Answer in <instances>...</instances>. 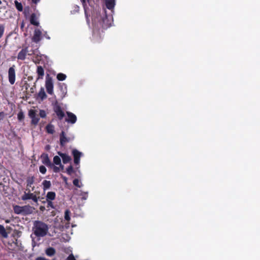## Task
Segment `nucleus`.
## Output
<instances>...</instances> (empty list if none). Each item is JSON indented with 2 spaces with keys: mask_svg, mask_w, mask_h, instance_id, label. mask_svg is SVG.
Wrapping results in <instances>:
<instances>
[{
  "mask_svg": "<svg viewBox=\"0 0 260 260\" xmlns=\"http://www.w3.org/2000/svg\"><path fill=\"white\" fill-rule=\"evenodd\" d=\"M32 231L36 237H43L47 235L48 232V226L45 223L37 220L34 223Z\"/></svg>",
  "mask_w": 260,
  "mask_h": 260,
  "instance_id": "1",
  "label": "nucleus"
},
{
  "mask_svg": "<svg viewBox=\"0 0 260 260\" xmlns=\"http://www.w3.org/2000/svg\"><path fill=\"white\" fill-rule=\"evenodd\" d=\"M97 19H98V22L96 23V19H94L93 20V23L95 24V25L97 26L98 28H102L103 29H106L109 27L111 25L110 20L108 19L107 15L105 14L104 16H102L99 15Z\"/></svg>",
  "mask_w": 260,
  "mask_h": 260,
  "instance_id": "2",
  "label": "nucleus"
},
{
  "mask_svg": "<svg viewBox=\"0 0 260 260\" xmlns=\"http://www.w3.org/2000/svg\"><path fill=\"white\" fill-rule=\"evenodd\" d=\"M45 87L47 92L49 94H53V84L51 77L48 74L45 81Z\"/></svg>",
  "mask_w": 260,
  "mask_h": 260,
  "instance_id": "3",
  "label": "nucleus"
},
{
  "mask_svg": "<svg viewBox=\"0 0 260 260\" xmlns=\"http://www.w3.org/2000/svg\"><path fill=\"white\" fill-rule=\"evenodd\" d=\"M28 116L31 118V124L36 125L40 120L39 116L37 114V111L35 110L30 109L28 111Z\"/></svg>",
  "mask_w": 260,
  "mask_h": 260,
  "instance_id": "4",
  "label": "nucleus"
},
{
  "mask_svg": "<svg viewBox=\"0 0 260 260\" xmlns=\"http://www.w3.org/2000/svg\"><path fill=\"white\" fill-rule=\"evenodd\" d=\"M53 111L56 113L58 119L60 120H62L65 116L64 113L62 111L61 107L57 102H56L53 105Z\"/></svg>",
  "mask_w": 260,
  "mask_h": 260,
  "instance_id": "5",
  "label": "nucleus"
},
{
  "mask_svg": "<svg viewBox=\"0 0 260 260\" xmlns=\"http://www.w3.org/2000/svg\"><path fill=\"white\" fill-rule=\"evenodd\" d=\"M74 139V136H72L71 137H67L66 136L65 132L62 131L59 135L60 145L61 146H64L67 143L69 142L70 141H72Z\"/></svg>",
  "mask_w": 260,
  "mask_h": 260,
  "instance_id": "6",
  "label": "nucleus"
},
{
  "mask_svg": "<svg viewBox=\"0 0 260 260\" xmlns=\"http://www.w3.org/2000/svg\"><path fill=\"white\" fill-rule=\"evenodd\" d=\"M16 73L15 70V66H13L9 69L8 71V79L10 83L13 85L15 82Z\"/></svg>",
  "mask_w": 260,
  "mask_h": 260,
  "instance_id": "7",
  "label": "nucleus"
},
{
  "mask_svg": "<svg viewBox=\"0 0 260 260\" xmlns=\"http://www.w3.org/2000/svg\"><path fill=\"white\" fill-rule=\"evenodd\" d=\"M21 199L23 201L31 199L34 202L38 203V198L36 195L33 193L30 192L29 190L28 192H24V194L22 196Z\"/></svg>",
  "mask_w": 260,
  "mask_h": 260,
  "instance_id": "8",
  "label": "nucleus"
},
{
  "mask_svg": "<svg viewBox=\"0 0 260 260\" xmlns=\"http://www.w3.org/2000/svg\"><path fill=\"white\" fill-rule=\"evenodd\" d=\"M28 47L25 46L23 47L21 50L18 53L17 55V59L21 60H24L26 58V55L28 54L29 55H31L32 54L28 53Z\"/></svg>",
  "mask_w": 260,
  "mask_h": 260,
  "instance_id": "9",
  "label": "nucleus"
},
{
  "mask_svg": "<svg viewBox=\"0 0 260 260\" xmlns=\"http://www.w3.org/2000/svg\"><path fill=\"white\" fill-rule=\"evenodd\" d=\"M72 155L74 157V162L75 165H79L80 161V157L82 155V153L79 152L76 149L72 150Z\"/></svg>",
  "mask_w": 260,
  "mask_h": 260,
  "instance_id": "10",
  "label": "nucleus"
},
{
  "mask_svg": "<svg viewBox=\"0 0 260 260\" xmlns=\"http://www.w3.org/2000/svg\"><path fill=\"white\" fill-rule=\"evenodd\" d=\"M42 32L39 29H36L34 31V36L32 38V41L38 43L41 40Z\"/></svg>",
  "mask_w": 260,
  "mask_h": 260,
  "instance_id": "11",
  "label": "nucleus"
},
{
  "mask_svg": "<svg viewBox=\"0 0 260 260\" xmlns=\"http://www.w3.org/2000/svg\"><path fill=\"white\" fill-rule=\"evenodd\" d=\"M41 158L42 159V162L43 164L48 167H52L53 166V164L51 163L49 158L48 154L43 153L41 156Z\"/></svg>",
  "mask_w": 260,
  "mask_h": 260,
  "instance_id": "12",
  "label": "nucleus"
},
{
  "mask_svg": "<svg viewBox=\"0 0 260 260\" xmlns=\"http://www.w3.org/2000/svg\"><path fill=\"white\" fill-rule=\"evenodd\" d=\"M67 114L68 116V118L66 119L67 122L72 124H74L76 122L77 117L74 114L70 112H67Z\"/></svg>",
  "mask_w": 260,
  "mask_h": 260,
  "instance_id": "13",
  "label": "nucleus"
},
{
  "mask_svg": "<svg viewBox=\"0 0 260 260\" xmlns=\"http://www.w3.org/2000/svg\"><path fill=\"white\" fill-rule=\"evenodd\" d=\"M90 1L91 0H80L81 3L82 4L83 7L84 8V10L85 15V17L86 18V21L88 24L89 23V18L88 15V14L87 12V2L88 4H89Z\"/></svg>",
  "mask_w": 260,
  "mask_h": 260,
  "instance_id": "14",
  "label": "nucleus"
},
{
  "mask_svg": "<svg viewBox=\"0 0 260 260\" xmlns=\"http://www.w3.org/2000/svg\"><path fill=\"white\" fill-rule=\"evenodd\" d=\"M58 154L62 158L63 163L66 164L71 160V157L66 153L58 152Z\"/></svg>",
  "mask_w": 260,
  "mask_h": 260,
  "instance_id": "15",
  "label": "nucleus"
},
{
  "mask_svg": "<svg viewBox=\"0 0 260 260\" xmlns=\"http://www.w3.org/2000/svg\"><path fill=\"white\" fill-rule=\"evenodd\" d=\"M37 73L38 75L37 81L39 79H43V77L44 76V70L42 66H39L37 67Z\"/></svg>",
  "mask_w": 260,
  "mask_h": 260,
  "instance_id": "16",
  "label": "nucleus"
},
{
  "mask_svg": "<svg viewBox=\"0 0 260 260\" xmlns=\"http://www.w3.org/2000/svg\"><path fill=\"white\" fill-rule=\"evenodd\" d=\"M47 98V95L45 92L43 87H41L38 94L37 99H40L41 101H43Z\"/></svg>",
  "mask_w": 260,
  "mask_h": 260,
  "instance_id": "17",
  "label": "nucleus"
},
{
  "mask_svg": "<svg viewBox=\"0 0 260 260\" xmlns=\"http://www.w3.org/2000/svg\"><path fill=\"white\" fill-rule=\"evenodd\" d=\"M30 22L31 24L35 26L39 25V23L37 21V18L35 13L31 14L30 17Z\"/></svg>",
  "mask_w": 260,
  "mask_h": 260,
  "instance_id": "18",
  "label": "nucleus"
},
{
  "mask_svg": "<svg viewBox=\"0 0 260 260\" xmlns=\"http://www.w3.org/2000/svg\"><path fill=\"white\" fill-rule=\"evenodd\" d=\"M22 208L23 215L30 214L32 211V208L30 206H22Z\"/></svg>",
  "mask_w": 260,
  "mask_h": 260,
  "instance_id": "19",
  "label": "nucleus"
},
{
  "mask_svg": "<svg viewBox=\"0 0 260 260\" xmlns=\"http://www.w3.org/2000/svg\"><path fill=\"white\" fill-rule=\"evenodd\" d=\"M56 253V250L53 247H49L45 250V253L48 256H53Z\"/></svg>",
  "mask_w": 260,
  "mask_h": 260,
  "instance_id": "20",
  "label": "nucleus"
},
{
  "mask_svg": "<svg viewBox=\"0 0 260 260\" xmlns=\"http://www.w3.org/2000/svg\"><path fill=\"white\" fill-rule=\"evenodd\" d=\"M106 7L109 9H112L115 6V0H105Z\"/></svg>",
  "mask_w": 260,
  "mask_h": 260,
  "instance_id": "21",
  "label": "nucleus"
},
{
  "mask_svg": "<svg viewBox=\"0 0 260 260\" xmlns=\"http://www.w3.org/2000/svg\"><path fill=\"white\" fill-rule=\"evenodd\" d=\"M46 131L48 134H53L55 132L54 126L52 124H48L46 125Z\"/></svg>",
  "mask_w": 260,
  "mask_h": 260,
  "instance_id": "22",
  "label": "nucleus"
},
{
  "mask_svg": "<svg viewBox=\"0 0 260 260\" xmlns=\"http://www.w3.org/2000/svg\"><path fill=\"white\" fill-rule=\"evenodd\" d=\"M46 200L53 201L56 198V193L53 191H49L46 196Z\"/></svg>",
  "mask_w": 260,
  "mask_h": 260,
  "instance_id": "23",
  "label": "nucleus"
},
{
  "mask_svg": "<svg viewBox=\"0 0 260 260\" xmlns=\"http://www.w3.org/2000/svg\"><path fill=\"white\" fill-rule=\"evenodd\" d=\"M35 178L34 176L28 177L26 179L27 187H31V185L34 184Z\"/></svg>",
  "mask_w": 260,
  "mask_h": 260,
  "instance_id": "24",
  "label": "nucleus"
},
{
  "mask_svg": "<svg viewBox=\"0 0 260 260\" xmlns=\"http://www.w3.org/2000/svg\"><path fill=\"white\" fill-rule=\"evenodd\" d=\"M22 206H19L18 205H16L14 206L13 209L14 213L17 214H22Z\"/></svg>",
  "mask_w": 260,
  "mask_h": 260,
  "instance_id": "25",
  "label": "nucleus"
},
{
  "mask_svg": "<svg viewBox=\"0 0 260 260\" xmlns=\"http://www.w3.org/2000/svg\"><path fill=\"white\" fill-rule=\"evenodd\" d=\"M0 234L4 238L8 237V233L3 225H0Z\"/></svg>",
  "mask_w": 260,
  "mask_h": 260,
  "instance_id": "26",
  "label": "nucleus"
},
{
  "mask_svg": "<svg viewBox=\"0 0 260 260\" xmlns=\"http://www.w3.org/2000/svg\"><path fill=\"white\" fill-rule=\"evenodd\" d=\"M42 184L44 190L49 189L51 185L50 181L46 180L43 181Z\"/></svg>",
  "mask_w": 260,
  "mask_h": 260,
  "instance_id": "27",
  "label": "nucleus"
},
{
  "mask_svg": "<svg viewBox=\"0 0 260 260\" xmlns=\"http://www.w3.org/2000/svg\"><path fill=\"white\" fill-rule=\"evenodd\" d=\"M15 5L16 8L18 11L21 12L23 10V6L21 3L18 2L17 1H15Z\"/></svg>",
  "mask_w": 260,
  "mask_h": 260,
  "instance_id": "28",
  "label": "nucleus"
},
{
  "mask_svg": "<svg viewBox=\"0 0 260 260\" xmlns=\"http://www.w3.org/2000/svg\"><path fill=\"white\" fill-rule=\"evenodd\" d=\"M56 78H57V80L59 81H63L66 79L67 76L65 74L60 73H58L57 75Z\"/></svg>",
  "mask_w": 260,
  "mask_h": 260,
  "instance_id": "29",
  "label": "nucleus"
},
{
  "mask_svg": "<svg viewBox=\"0 0 260 260\" xmlns=\"http://www.w3.org/2000/svg\"><path fill=\"white\" fill-rule=\"evenodd\" d=\"M53 163L56 165H59L61 164L60 158L58 156H55L53 157Z\"/></svg>",
  "mask_w": 260,
  "mask_h": 260,
  "instance_id": "30",
  "label": "nucleus"
},
{
  "mask_svg": "<svg viewBox=\"0 0 260 260\" xmlns=\"http://www.w3.org/2000/svg\"><path fill=\"white\" fill-rule=\"evenodd\" d=\"M47 202V208H51V209H55V206L54 205L53 203L52 202V201L50 200H46Z\"/></svg>",
  "mask_w": 260,
  "mask_h": 260,
  "instance_id": "31",
  "label": "nucleus"
},
{
  "mask_svg": "<svg viewBox=\"0 0 260 260\" xmlns=\"http://www.w3.org/2000/svg\"><path fill=\"white\" fill-rule=\"evenodd\" d=\"M70 211L69 209H67L64 212V219L66 220L69 221L70 220Z\"/></svg>",
  "mask_w": 260,
  "mask_h": 260,
  "instance_id": "32",
  "label": "nucleus"
},
{
  "mask_svg": "<svg viewBox=\"0 0 260 260\" xmlns=\"http://www.w3.org/2000/svg\"><path fill=\"white\" fill-rule=\"evenodd\" d=\"M17 118L18 119L19 121H21L22 120H23L24 118V113L23 112L21 111H20L18 114H17Z\"/></svg>",
  "mask_w": 260,
  "mask_h": 260,
  "instance_id": "33",
  "label": "nucleus"
},
{
  "mask_svg": "<svg viewBox=\"0 0 260 260\" xmlns=\"http://www.w3.org/2000/svg\"><path fill=\"white\" fill-rule=\"evenodd\" d=\"M74 172V169L72 165H70L68 167V168L67 169V173L71 175L72 173Z\"/></svg>",
  "mask_w": 260,
  "mask_h": 260,
  "instance_id": "34",
  "label": "nucleus"
},
{
  "mask_svg": "<svg viewBox=\"0 0 260 260\" xmlns=\"http://www.w3.org/2000/svg\"><path fill=\"white\" fill-rule=\"evenodd\" d=\"M39 171L42 174H45L46 173L47 170L44 166H41L39 167Z\"/></svg>",
  "mask_w": 260,
  "mask_h": 260,
  "instance_id": "35",
  "label": "nucleus"
},
{
  "mask_svg": "<svg viewBox=\"0 0 260 260\" xmlns=\"http://www.w3.org/2000/svg\"><path fill=\"white\" fill-rule=\"evenodd\" d=\"M5 26L4 25H0V39L3 37L4 34Z\"/></svg>",
  "mask_w": 260,
  "mask_h": 260,
  "instance_id": "36",
  "label": "nucleus"
},
{
  "mask_svg": "<svg viewBox=\"0 0 260 260\" xmlns=\"http://www.w3.org/2000/svg\"><path fill=\"white\" fill-rule=\"evenodd\" d=\"M79 195L81 196L82 200H86L88 198L87 192H82Z\"/></svg>",
  "mask_w": 260,
  "mask_h": 260,
  "instance_id": "37",
  "label": "nucleus"
},
{
  "mask_svg": "<svg viewBox=\"0 0 260 260\" xmlns=\"http://www.w3.org/2000/svg\"><path fill=\"white\" fill-rule=\"evenodd\" d=\"M39 115L41 118H45L46 117V113L44 110H40Z\"/></svg>",
  "mask_w": 260,
  "mask_h": 260,
  "instance_id": "38",
  "label": "nucleus"
},
{
  "mask_svg": "<svg viewBox=\"0 0 260 260\" xmlns=\"http://www.w3.org/2000/svg\"><path fill=\"white\" fill-rule=\"evenodd\" d=\"M73 183L75 186H76L78 187H81V186L79 184V180L78 179H74V180L73 181Z\"/></svg>",
  "mask_w": 260,
  "mask_h": 260,
  "instance_id": "39",
  "label": "nucleus"
},
{
  "mask_svg": "<svg viewBox=\"0 0 260 260\" xmlns=\"http://www.w3.org/2000/svg\"><path fill=\"white\" fill-rule=\"evenodd\" d=\"M53 171L55 172V173H57V172H59V171H60V169L59 167H56V166H54L53 167Z\"/></svg>",
  "mask_w": 260,
  "mask_h": 260,
  "instance_id": "40",
  "label": "nucleus"
},
{
  "mask_svg": "<svg viewBox=\"0 0 260 260\" xmlns=\"http://www.w3.org/2000/svg\"><path fill=\"white\" fill-rule=\"evenodd\" d=\"M67 260H76L75 258L74 257V255L71 254L69 255V256L68 257Z\"/></svg>",
  "mask_w": 260,
  "mask_h": 260,
  "instance_id": "41",
  "label": "nucleus"
},
{
  "mask_svg": "<svg viewBox=\"0 0 260 260\" xmlns=\"http://www.w3.org/2000/svg\"><path fill=\"white\" fill-rule=\"evenodd\" d=\"M24 27V22L22 21L20 24V28L23 30V29Z\"/></svg>",
  "mask_w": 260,
  "mask_h": 260,
  "instance_id": "42",
  "label": "nucleus"
},
{
  "mask_svg": "<svg viewBox=\"0 0 260 260\" xmlns=\"http://www.w3.org/2000/svg\"><path fill=\"white\" fill-rule=\"evenodd\" d=\"M4 112H0V117L1 118V119H3L4 117Z\"/></svg>",
  "mask_w": 260,
  "mask_h": 260,
  "instance_id": "43",
  "label": "nucleus"
},
{
  "mask_svg": "<svg viewBox=\"0 0 260 260\" xmlns=\"http://www.w3.org/2000/svg\"><path fill=\"white\" fill-rule=\"evenodd\" d=\"M40 0H31L32 3L36 4L40 2Z\"/></svg>",
  "mask_w": 260,
  "mask_h": 260,
  "instance_id": "44",
  "label": "nucleus"
},
{
  "mask_svg": "<svg viewBox=\"0 0 260 260\" xmlns=\"http://www.w3.org/2000/svg\"><path fill=\"white\" fill-rule=\"evenodd\" d=\"M40 209L41 211H44L45 210V207L41 206L40 207Z\"/></svg>",
  "mask_w": 260,
  "mask_h": 260,
  "instance_id": "45",
  "label": "nucleus"
},
{
  "mask_svg": "<svg viewBox=\"0 0 260 260\" xmlns=\"http://www.w3.org/2000/svg\"><path fill=\"white\" fill-rule=\"evenodd\" d=\"M59 169L60 168V169L61 170H63L64 169V166L61 164H60V165H59Z\"/></svg>",
  "mask_w": 260,
  "mask_h": 260,
  "instance_id": "46",
  "label": "nucleus"
},
{
  "mask_svg": "<svg viewBox=\"0 0 260 260\" xmlns=\"http://www.w3.org/2000/svg\"><path fill=\"white\" fill-rule=\"evenodd\" d=\"M25 88L27 90L28 89V88L29 87V84H28L27 83H26L25 84Z\"/></svg>",
  "mask_w": 260,
  "mask_h": 260,
  "instance_id": "47",
  "label": "nucleus"
},
{
  "mask_svg": "<svg viewBox=\"0 0 260 260\" xmlns=\"http://www.w3.org/2000/svg\"><path fill=\"white\" fill-rule=\"evenodd\" d=\"M30 92L31 93H34V87H31L30 89Z\"/></svg>",
  "mask_w": 260,
  "mask_h": 260,
  "instance_id": "48",
  "label": "nucleus"
},
{
  "mask_svg": "<svg viewBox=\"0 0 260 260\" xmlns=\"http://www.w3.org/2000/svg\"><path fill=\"white\" fill-rule=\"evenodd\" d=\"M32 79V77L31 76H28V80H31Z\"/></svg>",
  "mask_w": 260,
  "mask_h": 260,
  "instance_id": "49",
  "label": "nucleus"
},
{
  "mask_svg": "<svg viewBox=\"0 0 260 260\" xmlns=\"http://www.w3.org/2000/svg\"><path fill=\"white\" fill-rule=\"evenodd\" d=\"M5 221H6V223H9L10 222V220H8V219L6 220Z\"/></svg>",
  "mask_w": 260,
  "mask_h": 260,
  "instance_id": "50",
  "label": "nucleus"
},
{
  "mask_svg": "<svg viewBox=\"0 0 260 260\" xmlns=\"http://www.w3.org/2000/svg\"><path fill=\"white\" fill-rule=\"evenodd\" d=\"M63 179H64V180H67V178L66 177H64Z\"/></svg>",
  "mask_w": 260,
  "mask_h": 260,
  "instance_id": "51",
  "label": "nucleus"
},
{
  "mask_svg": "<svg viewBox=\"0 0 260 260\" xmlns=\"http://www.w3.org/2000/svg\"><path fill=\"white\" fill-rule=\"evenodd\" d=\"M2 3V1L0 0V5H1Z\"/></svg>",
  "mask_w": 260,
  "mask_h": 260,
  "instance_id": "52",
  "label": "nucleus"
},
{
  "mask_svg": "<svg viewBox=\"0 0 260 260\" xmlns=\"http://www.w3.org/2000/svg\"><path fill=\"white\" fill-rule=\"evenodd\" d=\"M34 187H33L32 188V190H34Z\"/></svg>",
  "mask_w": 260,
  "mask_h": 260,
  "instance_id": "53",
  "label": "nucleus"
}]
</instances>
